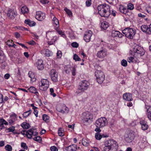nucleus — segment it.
Segmentation results:
<instances>
[{
    "label": "nucleus",
    "mask_w": 151,
    "mask_h": 151,
    "mask_svg": "<svg viewBox=\"0 0 151 151\" xmlns=\"http://www.w3.org/2000/svg\"><path fill=\"white\" fill-rule=\"evenodd\" d=\"M140 124L141 125L142 128L143 130H145L148 129V125L146 124L145 121H142L140 122Z\"/></svg>",
    "instance_id": "obj_26"
},
{
    "label": "nucleus",
    "mask_w": 151,
    "mask_h": 151,
    "mask_svg": "<svg viewBox=\"0 0 151 151\" xmlns=\"http://www.w3.org/2000/svg\"><path fill=\"white\" fill-rule=\"evenodd\" d=\"M141 29L143 32H146L148 34V27L147 25H143L141 27Z\"/></svg>",
    "instance_id": "obj_27"
},
{
    "label": "nucleus",
    "mask_w": 151,
    "mask_h": 151,
    "mask_svg": "<svg viewBox=\"0 0 151 151\" xmlns=\"http://www.w3.org/2000/svg\"><path fill=\"white\" fill-rule=\"evenodd\" d=\"M40 1L43 4H47L49 2V0H40Z\"/></svg>",
    "instance_id": "obj_58"
},
{
    "label": "nucleus",
    "mask_w": 151,
    "mask_h": 151,
    "mask_svg": "<svg viewBox=\"0 0 151 151\" xmlns=\"http://www.w3.org/2000/svg\"><path fill=\"white\" fill-rule=\"evenodd\" d=\"M92 35V32L90 30L86 32L83 37L84 40L86 42H89Z\"/></svg>",
    "instance_id": "obj_14"
},
{
    "label": "nucleus",
    "mask_w": 151,
    "mask_h": 151,
    "mask_svg": "<svg viewBox=\"0 0 151 151\" xmlns=\"http://www.w3.org/2000/svg\"><path fill=\"white\" fill-rule=\"evenodd\" d=\"M56 74H58V73L55 70L52 69L50 71V76H53V75H55Z\"/></svg>",
    "instance_id": "obj_42"
},
{
    "label": "nucleus",
    "mask_w": 151,
    "mask_h": 151,
    "mask_svg": "<svg viewBox=\"0 0 151 151\" xmlns=\"http://www.w3.org/2000/svg\"><path fill=\"white\" fill-rule=\"evenodd\" d=\"M42 118L43 120L45 122H48L49 117L47 115L45 114H43V115Z\"/></svg>",
    "instance_id": "obj_40"
},
{
    "label": "nucleus",
    "mask_w": 151,
    "mask_h": 151,
    "mask_svg": "<svg viewBox=\"0 0 151 151\" xmlns=\"http://www.w3.org/2000/svg\"><path fill=\"white\" fill-rule=\"evenodd\" d=\"M11 119L14 120L15 121L17 119V116L16 114L13 113L11 116Z\"/></svg>",
    "instance_id": "obj_51"
},
{
    "label": "nucleus",
    "mask_w": 151,
    "mask_h": 151,
    "mask_svg": "<svg viewBox=\"0 0 151 151\" xmlns=\"http://www.w3.org/2000/svg\"><path fill=\"white\" fill-rule=\"evenodd\" d=\"M35 18L38 21H42L45 18V14L40 11L37 12Z\"/></svg>",
    "instance_id": "obj_12"
},
{
    "label": "nucleus",
    "mask_w": 151,
    "mask_h": 151,
    "mask_svg": "<svg viewBox=\"0 0 151 151\" xmlns=\"http://www.w3.org/2000/svg\"><path fill=\"white\" fill-rule=\"evenodd\" d=\"M51 80L54 82H56L58 81V74L53 75L50 76Z\"/></svg>",
    "instance_id": "obj_31"
},
{
    "label": "nucleus",
    "mask_w": 151,
    "mask_h": 151,
    "mask_svg": "<svg viewBox=\"0 0 151 151\" xmlns=\"http://www.w3.org/2000/svg\"><path fill=\"white\" fill-rule=\"evenodd\" d=\"M109 26V24L106 21H104L101 23V27L102 29L105 30Z\"/></svg>",
    "instance_id": "obj_25"
},
{
    "label": "nucleus",
    "mask_w": 151,
    "mask_h": 151,
    "mask_svg": "<svg viewBox=\"0 0 151 151\" xmlns=\"http://www.w3.org/2000/svg\"><path fill=\"white\" fill-rule=\"evenodd\" d=\"M67 14L70 17H71L72 16V12L70 11V10H64Z\"/></svg>",
    "instance_id": "obj_53"
},
{
    "label": "nucleus",
    "mask_w": 151,
    "mask_h": 151,
    "mask_svg": "<svg viewBox=\"0 0 151 151\" xmlns=\"http://www.w3.org/2000/svg\"><path fill=\"white\" fill-rule=\"evenodd\" d=\"M72 46L74 47L77 48L78 46V44L76 42H73L71 44Z\"/></svg>",
    "instance_id": "obj_55"
},
{
    "label": "nucleus",
    "mask_w": 151,
    "mask_h": 151,
    "mask_svg": "<svg viewBox=\"0 0 151 151\" xmlns=\"http://www.w3.org/2000/svg\"><path fill=\"white\" fill-rule=\"evenodd\" d=\"M12 42V40H8L6 42V44L9 47H11V46H12V44H13Z\"/></svg>",
    "instance_id": "obj_57"
},
{
    "label": "nucleus",
    "mask_w": 151,
    "mask_h": 151,
    "mask_svg": "<svg viewBox=\"0 0 151 151\" xmlns=\"http://www.w3.org/2000/svg\"><path fill=\"white\" fill-rule=\"evenodd\" d=\"M83 116H84L83 119V122H86L87 125L91 122L93 119V115L91 113L87 112L83 113Z\"/></svg>",
    "instance_id": "obj_8"
},
{
    "label": "nucleus",
    "mask_w": 151,
    "mask_h": 151,
    "mask_svg": "<svg viewBox=\"0 0 151 151\" xmlns=\"http://www.w3.org/2000/svg\"><path fill=\"white\" fill-rule=\"evenodd\" d=\"M110 9V6L105 4H100L97 7V9Z\"/></svg>",
    "instance_id": "obj_19"
},
{
    "label": "nucleus",
    "mask_w": 151,
    "mask_h": 151,
    "mask_svg": "<svg viewBox=\"0 0 151 151\" xmlns=\"http://www.w3.org/2000/svg\"><path fill=\"white\" fill-rule=\"evenodd\" d=\"M127 61L129 63H134L135 62V60H134V57L132 56L128 58L127 59Z\"/></svg>",
    "instance_id": "obj_36"
},
{
    "label": "nucleus",
    "mask_w": 151,
    "mask_h": 151,
    "mask_svg": "<svg viewBox=\"0 0 151 151\" xmlns=\"http://www.w3.org/2000/svg\"><path fill=\"white\" fill-rule=\"evenodd\" d=\"M28 90L31 93L35 94H38V93L37 91L36 88L34 87L31 86Z\"/></svg>",
    "instance_id": "obj_28"
},
{
    "label": "nucleus",
    "mask_w": 151,
    "mask_h": 151,
    "mask_svg": "<svg viewBox=\"0 0 151 151\" xmlns=\"http://www.w3.org/2000/svg\"><path fill=\"white\" fill-rule=\"evenodd\" d=\"M121 64L124 67H126L127 65V61L124 59H123L121 61Z\"/></svg>",
    "instance_id": "obj_45"
},
{
    "label": "nucleus",
    "mask_w": 151,
    "mask_h": 151,
    "mask_svg": "<svg viewBox=\"0 0 151 151\" xmlns=\"http://www.w3.org/2000/svg\"><path fill=\"white\" fill-rule=\"evenodd\" d=\"M55 32H51L48 31L46 33V36L49 40H51L49 41L48 43L49 45H52L58 39L57 37L54 36V34Z\"/></svg>",
    "instance_id": "obj_3"
},
{
    "label": "nucleus",
    "mask_w": 151,
    "mask_h": 151,
    "mask_svg": "<svg viewBox=\"0 0 151 151\" xmlns=\"http://www.w3.org/2000/svg\"><path fill=\"white\" fill-rule=\"evenodd\" d=\"M15 120H14L10 119L9 121V124L11 125H13L14 124V122H15Z\"/></svg>",
    "instance_id": "obj_63"
},
{
    "label": "nucleus",
    "mask_w": 151,
    "mask_h": 151,
    "mask_svg": "<svg viewBox=\"0 0 151 151\" xmlns=\"http://www.w3.org/2000/svg\"><path fill=\"white\" fill-rule=\"evenodd\" d=\"M52 23L55 24L56 26V27L58 28L59 27V22L57 19L55 17H54L52 20Z\"/></svg>",
    "instance_id": "obj_32"
},
{
    "label": "nucleus",
    "mask_w": 151,
    "mask_h": 151,
    "mask_svg": "<svg viewBox=\"0 0 151 151\" xmlns=\"http://www.w3.org/2000/svg\"><path fill=\"white\" fill-rule=\"evenodd\" d=\"M4 57L2 53L0 52V64L4 62Z\"/></svg>",
    "instance_id": "obj_37"
},
{
    "label": "nucleus",
    "mask_w": 151,
    "mask_h": 151,
    "mask_svg": "<svg viewBox=\"0 0 151 151\" xmlns=\"http://www.w3.org/2000/svg\"><path fill=\"white\" fill-rule=\"evenodd\" d=\"M50 150L51 151H58V149L55 146H52L50 147Z\"/></svg>",
    "instance_id": "obj_56"
},
{
    "label": "nucleus",
    "mask_w": 151,
    "mask_h": 151,
    "mask_svg": "<svg viewBox=\"0 0 151 151\" xmlns=\"http://www.w3.org/2000/svg\"><path fill=\"white\" fill-rule=\"evenodd\" d=\"M134 138V132L132 131H128L125 135V140L128 143L132 142Z\"/></svg>",
    "instance_id": "obj_10"
},
{
    "label": "nucleus",
    "mask_w": 151,
    "mask_h": 151,
    "mask_svg": "<svg viewBox=\"0 0 151 151\" xmlns=\"http://www.w3.org/2000/svg\"><path fill=\"white\" fill-rule=\"evenodd\" d=\"M58 34L60 35H61L62 36L64 37L65 36V35L64 34V33L62 32V30H59L58 31Z\"/></svg>",
    "instance_id": "obj_61"
},
{
    "label": "nucleus",
    "mask_w": 151,
    "mask_h": 151,
    "mask_svg": "<svg viewBox=\"0 0 151 151\" xmlns=\"http://www.w3.org/2000/svg\"><path fill=\"white\" fill-rule=\"evenodd\" d=\"M147 117L148 119L151 121V111H150L149 109H148L147 110Z\"/></svg>",
    "instance_id": "obj_47"
},
{
    "label": "nucleus",
    "mask_w": 151,
    "mask_h": 151,
    "mask_svg": "<svg viewBox=\"0 0 151 151\" xmlns=\"http://www.w3.org/2000/svg\"><path fill=\"white\" fill-rule=\"evenodd\" d=\"M98 13L101 17H108L110 15V10H98Z\"/></svg>",
    "instance_id": "obj_15"
},
{
    "label": "nucleus",
    "mask_w": 151,
    "mask_h": 151,
    "mask_svg": "<svg viewBox=\"0 0 151 151\" xmlns=\"http://www.w3.org/2000/svg\"><path fill=\"white\" fill-rule=\"evenodd\" d=\"M24 23L30 27L34 26L36 24V23L35 22L29 19H26L24 21Z\"/></svg>",
    "instance_id": "obj_24"
},
{
    "label": "nucleus",
    "mask_w": 151,
    "mask_h": 151,
    "mask_svg": "<svg viewBox=\"0 0 151 151\" xmlns=\"http://www.w3.org/2000/svg\"><path fill=\"white\" fill-rule=\"evenodd\" d=\"M106 52L105 50H102L99 51L97 55V57L99 58H102L106 55Z\"/></svg>",
    "instance_id": "obj_20"
},
{
    "label": "nucleus",
    "mask_w": 151,
    "mask_h": 151,
    "mask_svg": "<svg viewBox=\"0 0 151 151\" xmlns=\"http://www.w3.org/2000/svg\"><path fill=\"white\" fill-rule=\"evenodd\" d=\"M4 103V99L3 98V95L0 94V104L2 103Z\"/></svg>",
    "instance_id": "obj_59"
},
{
    "label": "nucleus",
    "mask_w": 151,
    "mask_h": 151,
    "mask_svg": "<svg viewBox=\"0 0 151 151\" xmlns=\"http://www.w3.org/2000/svg\"><path fill=\"white\" fill-rule=\"evenodd\" d=\"M57 110L63 114H67L69 111V108L64 104L58 105L57 107Z\"/></svg>",
    "instance_id": "obj_11"
},
{
    "label": "nucleus",
    "mask_w": 151,
    "mask_h": 151,
    "mask_svg": "<svg viewBox=\"0 0 151 151\" xmlns=\"http://www.w3.org/2000/svg\"><path fill=\"white\" fill-rule=\"evenodd\" d=\"M122 33L129 39H132L136 33L135 31L132 28H127L122 30Z\"/></svg>",
    "instance_id": "obj_4"
},
{
    "label": "nucleus",
    "mask_w": 151,
    "mask_h": 151,
    "mask_svg": "<svg viewBox=\"0 0 151 151\" xmlns=\"http://www.w3.org/2000/svg\"><path fill=\"white\" fill-rule=\"evenodd\" d=\"M108 121L105 117H101L98 119L96 122L95 125L96 127H103L107 124Z\"/></svg>",
    "instance_id": "obj_5"
},
{
    "label": "nucleus",
    "mask_w": 151,
    "mask_h": 151,
    "mask_svg": "<svg viewBox=\"0 0 151 151\" xmlns=\"http://www.w3.org/2000/svg\"><path fill=\"white\" fill-rule=\"evenodd\" d=\"M33 134V130L32 129H30L27 131L26 132L25 134L28 138L31 139L32 137Z\"/></svg>",
    "instance_id": "obj_22"
},
{
    "label": "nucleus",
    "mask_w": 151,
    "mask_h": 151,
    "mask_svg": "<svg viewBox=\"0 0 151 151\" xmlns=\"http://www.w3.org/2000/svg\"><path fill=\"white\" fill-rule=\"evenodd\" d=\"M58 134L60 136H63L64 135V130L62 128H59L58 131Z\"/></svg>",
    "instance_id": "obj_33"
},
{
    "label": "nucleus",
    "mask_w": 151,
    "mask_h": 151,
    "mask_svg": "<svg viewBox=\"0 0 151 151\" xmlns=\"http://www.w3.org/2000/svg\"><path fill=\"white\" fill-rule=\"evenodd\" d=\"M27 113H28V111H26V112H24L22 114L23 116L24 117H27L30 114V113L29 114H27Z\"/></svg>",
    "instance_id": "obj_62"
},
{
    "label": "nucleus",
    "mask_w": 151,
    "mask_h": 151,
    "mask_svg": "<svg viewBox=\"0 0 151 151\" xmlns=\"http://www.w3.org/2000/svg\"><path fill=\"white\" fill-rule=\"evenodd\" d=\"M96 80L99 83H102L105 79V76L103 72L100 70H97L95 72Z\"/></svg>",
    "instance_id": "obj_7"
},
{
    "label": "nucleus",
    "mask_w": 151,
    "mask_h": 151,
    "mask_svg": "<svg viewBox=\"0 0 151 151\" xmlns=\"http://www.w3.org/2000/svg\"><path fill=\"white\" fill-rule=\"evenodd\" d=\"M5 149L7 151H12V148L10 145H7L5 147Z\"/></svg>",
    "instance_id": "obj_38"
},
{
    "label": "nucleus",
    "mask_w": 151,
    "mask_h": 151,
    "mask_svg": "<svg viewBox=\"0 0 151 151\" xmlns=\"http://www.w3.org/2000/svg\"><path fill=\"white\" fill-rule=\"evenodd\" d=\"M82 145L85 146H87L89 145L88 143L87 142L85 141L84 140H82Z\"/></svg>",
    "instance_id": "obj_60"
},
{
    "label": "nucleus",
    "mask_w": 151,
    "mask_h": 151,
    "mask_svg": "<svg viewBox=\"0 0 151 151\" xmlns=\"http://www.w3.org/2000/svg\"><path fill=\"white\" fill-rule=\"evenodd\" d=\"M28 75L31 78V81L32 82H34L36 80V79L35 78V75L34 73L32 71H29Z\"/></svg>",
    "instance_id": "obj_23"
},
{
    "label": "nucleus",
    "mask_w": 151,
    "mask_h": 151,
    "mask_svg": "<svg viewBox=\"0 0 151 151\" xmlns=\"http://www.w3.org/2000/svg\"><path fill=\"white\" fill-rule=\"evenodd\" d=\"M71 70L72 75L73 76H75L76 74L75 67L74 66L72 67Z\"/></svg>",
    "instance_id": "obj_46"
},
{
    "label": "nucleus",
    "mask_w": 151,
    "mask_h": 151,
    "mask_svg": "<svg viewBox=\"0 0 151 151\" xmlns=\"http://www.w3.org/2000/svg\"><path fill=\"white\" fill-rule=\"evenodd\" d=\"M21 126L24 129H28L30 125L29 123L24 122L22 124Z\"/></svg>",
    "instance_id": "obj_29"
},
{
    "label": "nucleus",
    "mask_w": 151,
    "mask_h": 151,
    "mask_svg": "<svg viewBox=\"0 0 151 151\" xmlns=\"http://www.w3.org/2000/svg\"><path fill=\"white\" fill-rule=\"evenodd\" d=\"M15 127L12 126L7 129L9 130L8 132H13L15 130Z\"/></svg>",
    "instance_id": "obj_49"
},
{
    "label": "nucleus",
    "mask_w": 151,
    "mask_h": 151,
    "mask_svg": "<svg viewBox=\"0 0 151 151\" xmlns=\"http://www.w3.org/2000/svg\"><path fill=\"white\" fill-rule=\"evenodd\" d=\"M91 0H86V4L87 6H89L91 4Z\"/></svg>",
    "instance_id": "obj_52"
},
{
    "label": "nucleus",
    "mask_w": 151,
    "mask_h": 151,
    "mask_svg": "<svg viewBox=\"0 0 151 151\" xmlns=\"http://www.w3.org/2000/svg\"><path fill=\"white\" fill-rule=\"evenodd\" d=\"M62 55V53L61 51L59 50L57 51V56L58 58H61Z\"/></svg>",
    "instance_id": "obj_54"
},
{
    "label": "nucleus",
    "mask_w": 151,
    "mask_h": 151,
    "mask_svg": "<svg viewBox=\"0 0 151 151\" xmlns=\"http://www.w3.org/2000/svg\"><path fill=\"white\" fill-rule=\"evenodd\" d=\"M103 150L104 151H113V150L112 149V148H111V147L106 146V145H105V146L104 147Z\"/></svg>",
    "instance_id": "obj_34"
},
{
    "label": "nucleus",
    "mask_w": 151,
    "mask_h": 151,
    "mask_svg": "<svg viewBox=\"0 0 151 151\" xmlns=\"http://www.w3.org/2000/svg\"><path fill=\"white\" fill-rule=\"evenodd\" d=\"M73 59L74 60H75L76 61H81V59L76 54L74 55Z\"/></svg>",
    "instance_id": "obj_44"
},
{
    "label": "nucleus",
    "mask_w": 151,
    "mask_h": 151,
    "mask_svg": "<svg viewBox=\"0 0 151 151\" xmlns=\"http://www.w3.org/2000/svg\"><path fill=\"white\" fill-rule=\"evenodd\" d=\"M90 85L89 83L87 81H81L79 83L78 89L76 91V93L78 95L84 92L88 89Z\"/></svg>",
    "instance_id": "obj_1"
},
{
    "label": "nucleus",
    "mask_w": 151,
    "mask_h": 151,
    "mask_svg": "<svg viewBox=\"0 0 151 151\" xmlns=\"http://www.w3.org/2000/svg\"><path fill=\"white\" fill-rule=\"evenodd\" d=\"M66 151H76L77 150V145H72L66 147L65 149Z\"/></svg>",
    "instance_id": "obj_17"
},
{
    "label": "nucleus",
    "mask_w": 151,
    "mask_h": 151,
    "mask_svg": "<svg viewBox=\"0 0 151 151\" xmlns=\"http://www.w3.org/2000/svg\"><path fill=\"white\" fill-rule=\"evenodd\" d=\"M54 89L53 88H50V95L52 96L53 97H55L56 96V94L55 93H54Z\"/></svg>",
    "instance_id": "obj_50"
},
{
    "label": "nucleus",
    "mask_w": 151,
    "mask_h": 151,
    "mask_svg": "<svg viewBox=\"0 0 151 151\" xmlns=\"http://www.w3.org/2000/svg\"><path fill=\"white\" fill-rule=\"evenodd\" d=\"M127 9H133L134 8V6L133 4L131 3H129L128 4Z\"/></svg>",
    "instance_id": "obj_43"
},
{
    "label": "nucleus",
    "mask_w": 151,
    "mask_h": 151,
    "mask_svg": "<svg viewBox=\"0 0 151 151\" xmlns=\"http://www.w3.org/2000/svg\"><path fill=\"white\" fill-rule=\"evenodd\" d=\"M71 67L70 65H68L64 67L65 71L66 73H69L70 72Z\"/></svg>",
    "instance_id": "obj_30"
},
{
    "label": "nucleus",
    "mask_w": 151,
    "mask_h": 151,
    "mask_svg": "<svg viewBox=\"0 0 151 151\" xmlns=\"http://www.w3.org/2000/svg\"><path fill=\"white\" fill-rule=\"evenodd\" d=\"M21 147L23 148L24 149L27 150L28 149V147L25 143L22 142L21 143Z\"/></svg>",
    "instance_id": "obj_48"
},
{
    "label": "nucleus",
    "mask_w": 151,
    "mask_h": 151,
    "mask_svg": "<svg viewBox=\"0 0 151 151\" xmlns=\"http://www.w3.org/2000/svg\"><path fill=\"white\" fill-rule=\"evenodd\" d=\"M102 136L99 132H97L96 133L95 137L96 139L99 140L102 138Z\"/></svg>",
    "instance_id": "obj_35"
},
{
    "label": "nucleus",
    "mask_w": 151,
    "mask_h": 151,
    "mask_svg": "<svg viewBox=\"0 0 151 151\" xmlns=\"http://www.w3.org/2000/svg\"><path fill=\"white\" fill-rule=\"evenodd\" d=\"M40 52L42 55L47 57L50 56L51 53L49 50L46 49H44L41 50Z\"/></svg>",
    "instance_id": "obj_21"
},
{
    "label": "nucleus",
    "mask_w": 151,
    "mask_h": 151,
    "mask_svg": "<svg viewBox=\"0 0 151 151\" xmlns=\"http://www.w3.org/2000/svg\"><path fill=\"white\" fill-rule=\"evenodd\" d=\"M119 31L113 30L112 32V36L113 37H117Z\"/></svg>",
    "instance_id": "obj_41"
},
{
    "label": "nucleus",
    "mask_w": 151,
    "mask_h": 151,
    "mask_svg": "<svg viewBox=\"0 0 151 151\" xmlns=\"http://www.w3.org/2000/svg\"><path fill=\"white\" fill-rule=\"evenodd\" d=\"M33 139L36 141L39 142H40L42 141V138L41 137L39 136H37V137L33 138Z\"/></svg>",
    "instance_id": "obj_39"
},
{
    "label": "nucleus",
    "mask_w": 151,
    "mask_h": 151,
    "mask_svg": "<svg viewBox=\"0 0 151 151\" xmlns=\"http://www.w3.org/2000/svg\"><path fill=\"white\" fill-rule=\"evenodd\" d=\"M6 14L9 18L13 19L17 15V12L15 10H7Z\"/></svg>",
    "instance_id": "obj_13"
},
{
    "label": "nucleus",
    "mask_w": 151,
    "mask_h": 151,
    "mask_svg": "<svg viewBox=\"0 0 151 151\" xmlns=\"http://www.w3.org/2000/svg\"><path fill=\"white\" fill-rule=\"evenodd\" d=\"M133 51L134 55L137 58H139L144 55L145 50L142 47L139 45H136L134 47Z\"/></svg>",
    "instance_id": "obj_2"
},
{
    "label": "nucleus",
    "mask_w": 151,
    "mask_h": 151,
    "mask_svg": "<svg viewBox=\"0 0 151 151\" xmlns=\"http://www.w3.org/2000/svg\"><path fill=\"white\" fill-rule=\"evenodd\" d=\"M123 98L126 101H131L132 100V94L129 93H126L123 95Z\"/></svg>",
    "instance_id": "obj_16"
},
{
    "label": "nucleus",
    "mask_w": 151,
    "mask_h": 151,
    "mask_svg": "<svg viewBox=\"0 0 151 151\" xmlns=\"http://www.w3.org/2000/svg\"><path fill=\"white\" fill-rule=\"evenodd\" d=\"M105 145L111 147L113 151H116L118 148L117 142L113 139H110L106 140L104 142Z\"/></svg>",
    "instance_id": "obj_6"
},
{
    "label": "nucleus",
    "mask_w": 151,
    "mask_h": 151,
    "mask_svg": "<svg viewBox=\"0 0 151 151\" xmlns=\"http://www.w3.org/2000/svg\"><path fill=\"white\" fill-rule=\"evenodd\" d=\"M43 61L42 60H38L36 63L37 66V68L39 70H42L44 68Z\"/></svg>",
    "instance_id": "obj_18"
},
{
    "label": "nucleus",
    "mask_w": 151,
    "mask_h": 151,
    "mask_svg": "<svg viewBox=\"0 0 151 151\" xmlns=\"http://www.w3.org/2000/svg\"><path fill=\"white\" fill-rule=\"evenodd\" d=\"M41 84H39L40 89L42 91H45L49 86V81L46 79H42L41 80Z\"/></svg>",
    "instance_id": "obj_9"
},
{
    "label": "nucleus",
    "mask_w": 151,
    "mask_h": 151,
    "mask_svg": "<svg viewBox=\"0 0 151 151\" xmlns=\"http://www.w3.org/2000/svg\"><path fill=\"white\" fill-rule=\"evenodd\" d=\"M28 43L29 45H33L35 44H36V42L34 40H31L29 42H28Z\"/></svg>",
    "instance_id": "obj_64"
}]
</instances>
